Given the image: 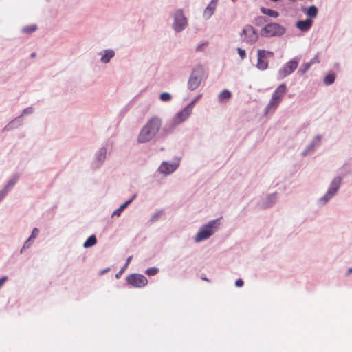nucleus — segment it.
<instances>
[{
	"label": "nucleus",
	"mask_w": 352,
	"mask_h": 352,
	"mask_svg": "<svg viewBox=\"0 0 352 352\" xmlns=\"http://www.w3.org/2000/svg\"><path fill=\"white\" fill-rule=\"evenodd\" d=\"M312 25V21L311 19H307L305 21H299L296 23V27L302 32H307L310 29Z\"/></svg>",
	"instance_id": "15"
},
{
	"label": "nucleus",
	"mask_w": 352,
	"mask_h": 352,
	"mask_svg": "<svg viewBox=\"0 0 352 352\" xmlns=\"http://www.w3.org/2000/svg\"><path fill=\"white\" fill-rule=\"evenodd\" d=\"M97 243V239L95 235L90 236L83 244L85 248H88L94 246Z\"/></svg>",
	"instance_id": "18"
},
{
	"label": "nucleus",
	"mask_w": 352,
	"mask_h": 352,
	"mask_svg": "<svg viewBox=\"0 0 352 352\" xmlns=\"http://www.w3.org/2000/svg\"><path fill=\"white\" fill-rule=\"evenodd\" d=\"M158 272V269L156 267H151L146 270V274L148 276H154Z\"/></svg>",
	"instance_id": "26"
},
{
	"label": "nucleus",
	"mask_w": 352,
	"mask_h": 352,
	"mask_svg": "<svg viewBox=\"0 0 352 352\" xmlns=\"http://www.w3.org/2000/svg\"><path fill=\"white\" fill-rule=\"evenodd\" d=\"M219 225V219L210 221L207 224L204 225L197 234L195 236V241L200 242L208 239L215 232Z\"/></svg>",
	"instance_id": "3"
},
{
	"label": "nucleus",
	"mask_w": 352,
	"mask_h": 352,
	"mask_svg": "<svg viewBox=\"0 0 352 352\" xmlns=\"http://www.w3.org/2000/svg\"><path fill=\"white\" fill-rule=\"evenodd\" d=\"M273 52L270 51H265L264 50H258V61H257V67L261 70H264L268 67V61L267 60V56H272Z\"/></svg>",
	"instance_id": "10"
},
{
	"label": "nucleus",
	"mask_w": 352,
	"mask_h": 352,
	"mask_svg": "<svg viewBox=\"0 0 352 352\" xmlns=\"http://www.w3.org/2000/svg\"><path fill=\"white\" fill-rule=\"evenodd\" d=\"M107 150L104 148H102L99 150L98 153L97 155V158L100 162H102L106 157Z\"/></svg>",
	"instance_id": "22"
},
{
	"label": "nucleus",
	"mask_w": 352,
	"mask_h": 352,
	"mask_svg": "<svg viewBox=\"0 0 352 352\" xmlns=\"http://www.w3.org/2000/svg\"><path fill=\"white\" fill-rule=\"evenodd\" d=\"M349 273H352V268H349Z\"/></svg>",
	"instance_id": "39"
},
{
	"label": "nucleus",
	"mask_w": 352,
	"mask_h": 352,
	"mask_svg": "<svg viewBox=\"0 0 352 352\" xmlns=\"http://www.w3.org/2000/svg\"><path fill=\"white\" fill-rule=\"evenodd\" d=\"M205 75V70L202 65H199L192 70L188 81V88L195 90L201 85Z\"/></svg>",
	"instance_id": "4"
},
{
	"label": "nucleus",
	"mask_w": 352,
	"mask_h": 352,
	"mask_svg": "<svg viewBox=\"0 0 352 352\" xmlns=\"http://www.w3.org/2000/svg\"><path fill=\"white\" fill-rule=\"evenodd\" d=\"M233 1H235L236 0H232Z\"/></svg>",
	"instance_id": "41"
},
{
	"label": "nucleus",
	"mask_w": 352,
	"mask_h": 352,
	"mask_svg": "<svg viewBox=\"0 0 352 352\" xmlns=\"http://www.w3.org/2000/svg\"><path fill=\"white\" fill-rule=\"evenodd\" d=\"M108 270H109V269H108V268H107V269H106V270H104L103 271H102V272H101V274H104V273L107 272Z\"/></svg>",
	"instance_id": "37"
},
{
	"label": "nucleus",
	"mask_w": 352,
	"mask_h": 352,
	"mask_svg": "<svg viewBox=\"0 0 352 352\" xmlns=\"http://www.w3.org/2000/svg\"><path fill=\"white\" fill-rule=\"evenodd\" d=\"M9 190V186H6L4 189L0 191V201L6 197Z\"/></svg>",
	"instance_id": "27"
},
{
	"label": "nucleus",
	"mask_w": 352,
	"mask_h": 352,
	"mask_svg": "<svg viewBox=\"0 0 352 352\" xmlns=\"http://www.w3.org/2000/svg\"><path fill=\"white\" fill-rule=\"evenodd\" d=\"M202 97V94L198 95L193 100L192 102L189 104L190 105L191 109L192 108L193 105Z\"/></svg>",
	"instance_id": "30"
},
{
	"label": "nucleus",
	"mask_w": 352,
	"mask_h": 352,
	"mask_svg": "<svg viewBox=\"0 0 352 352\" xmlns=\"http://www.w3.org/2000/svg\"><path fill=\"white\" fill-rule=\"evenodd\" d=\"M272 1L276 2V1H278V0H272Z\"/></svg>",
	"instance_id": "40"
},
{
	"label": "nucleus",
	"mask_w": 352,
	"mask_h": 352,
	"mask_svg": "<svg viewBox=\"0 0 352 352\" xmlns=\"http://www.w3.org/2000/svg\"><path fill=\"white\" fill-rule=\"evenodd\" d=\"M188 24L187 19L184 16L183 11L178 10L175 14V21L173 28L177 32L183 30Z\"/></svg>",
	"instance_id": "6"
},
{
	"label": "nucleus",
	"mask_w": 352,
	"mask_h": 352,
	"mask_svg": "<svg viewBox=\"0 0 352 352\" xmlns=\"http://www.w3.org/2000/svg\"><path fill=\"white\" fill-rule=\"evenodd\" d=\"M36 30V25H31L24 27L23 29V31L25 33L30 34V33L34 32Z\"/></svg>",
	"instance_id": "25"
},
{
	"label": "nucleus",
	"mask_w": 352,
	"mask_h": 352,
	"mask_svg": "<svg viewBox=\"0 0 352 352\" xmlns=\"http://www.w3.org/2000/svg\"><path fill=\"white\" fill-rule=\"evenodd\" d=\"M114 52L111 50H107L104 54L101 57V61L104 63L109 62L110 59L113 57Z\"/></svg>",
	"instance_id": "17"
},
{
	"label": "nucleus",
	"mask_w": 352,
	"mask_h": 352,
	"mask_svg": "<svg viewBox=\"0 0 352 352\" xmlns=\"http://www.w3.org/2000/svg\"><path fill=\"white\" fill-rule=\"evenodd\" d=\"M287 91V86L285 83L280 84L273 92L272 98L265 107V114L274 112L282 102L285 95Z\"/></svg>",
	"instance_id": "2"
},
{
	"label": "nucleus",
	"mask_w": 352,
	"mask_h": 352,
	"mask_svg": "<svg viewBox=\"0 0 352 352\" xmlns=\"http://www.w3.org/2000/svg\"><path fill=\"white\" fill-rule=\"evenodd\" d=\"M285 32V28L276 23L266 25L261 31V34L265 37L279 36Z\"/></svg>",
	"instance_id": "5"
},
{
	"label": "nucleus",
	"mask_w": 352,
	"mask_h": 352,
	"mask_svg": "<svg viewBox=\"0 0 352 352\" xmlns=\"http://www.w3.org/2000/svg\"><path fill=\"white\" fill-rule=\"evenodd\" d=\"M311 64L310 63H305L303 65V69L302 70V73H305L310 67Z\"/></svg>",
	"instance_id": "32"
},
{
	"label": "nucleus",
	"mask_w": 352,
	"mask_h": 352,
	"mask_svg": "<svg viewBox=\"0 0 352 352\" xmlns=\"http://www.w3.org/2000/svg\"><path fill=\"white\" fill-rule=\"evenodd\" d=\"M235 285L236 287H242L243 285V280L242 279H237L235 282Z\"/></svg>",
	"instance_id": "33"
},
{
	"label": "nucleus",
	"mask_w": 352,
	"mask_h": 352,
	"mask_svg": "<svg viewBox=\"0 0 352 352\" xmlns=\"http://www.w3.org/2000/svg\"><path fill=\"white\" fill-rule=\"evenodd\" d=\"M178 165L177 164H170L168 162H163L159 168L160 173L164 175H168L175 171Z\"/></svg>",
	"instance_id": "13"
},
{
	"label": "nucleus",
	"mask_w": 352,
	"mask_h": 352,
	"mask_svg": "<svg viewBox=\"0 0 352 352\" xmlns=\"http://www.w3.org/2000/svg\"><path fill=\"white\" fill-rule=\"evenodd\" d=\"M162 127V120L158 117H153L141 129L138 141L145 143L151 140Z\"/></svg>",
	"instance_id": "1"
},
{
	"label": "nucleus",
	"mask_w": 352,
	"mask_h": 352,
	"mask_svg": "<svg viewBox=\"0 0 352 352\" xmlns=\"http://www.w3.org/2000/svg\"><path fill=\"white\" fill-rule=\"evenodd\" d=\"M160 98L163 102H168L171 100L172 96L169 93L163 92L160 94Z\"/></svg>",
	"instance_id": "24"
},
{
	"label": "nucleus",
	"mask_w": 352,
	"mask_h": 352,
	"mask_svg": "<svg viewBox=\"0 0 352 352\" xmlns=\"http://www.w3.org/2000/svg\"><path fill=\"white\" fill-rule=\"evenodd\" d=\"M298 65V62L296 60H292L287 62L279 71L280 78H283L291 74L297 68Z\"/></svg>",
	"instance_id": "11"
},
{
	"label": "nucleus",
	"mask_w": 352,
	"mask_h": 352,
	"mask_svg": "<svg viewBox=\"0 0 352 352\" xmlns=\"http://www.w3.org/2000/svg\"><path fill=\"white\" fill-rule=\"evenodd\" d=\"M6 280H7V277H6V276L0 278V287L4 284V283Z\"/></svg>",
	"instance_id": "35"
},
{
	"label": "nucleus",
	"mask_w": 352,
	"mask_h": 352,
	"mask_svg": "<svg viewBox=\"0 0 352 352\" xmlns=\"http://www.w3.org/2000/svg\"><path fill=\"white\" fill-rule=\"evenodd\" d=\"M31 56L32 57H35L36 56V54L34 52L32 53Z\"/></svg>",
	"instance_id": "38"
},
{
	"label": "nucleus",
	"mask_w": 352,
	"mask_h": 352,
	"mask_svg": "<svg viewBox=\"0 0 352 352\" xmlns=\"http://www.w3.org/2000/svg\"><path fill=\"white\" fill-rule=\"evenodd\" d=\"M237 51L241 59H244L246 56L245 51L241 48H238Z\"/></svg>",
	"instance_id": "29"
},
{
	"label": "nucleus",
	"mask_w": 352,
	"mask_h": 352,
	"mask_svg": "<svg viewBox=\"0 0 352 352\" xmlns=\"http://www.w3.org/2000/svg\"><path fill=\"white\" fill-rule=\"evenodd\" d=\"M30 241H31V239H28L25 242V243H24V245H23V246L22 249H21V252H23V250L24 249L28 248H29V247H30Z\"/></svg>",
	"instance_id": "31"
},
{
	"label": "nucleus",
	"mask_w": 352,
	"mask_h": 352,
	"mask_svg": "<svg viewBox=\"0 0 352 352\" xmlns=\"http://www.w3.org/2000/svg\"><path fill=\"white\" fill-rule=\"evenodd\" d=\"M161 215H162V212H158V213L155 214V215H153L152 219L153 221H156L157 219H158L160 218V217Z\"/></svg>",
	"instance_id": "34"
},
{
	"label": "nucleus",
	"mask_w": 352,
	"mask_h": 352,
	"mask_svg": "<svg viewBox=\"0 0 352 352\" xmlns=\"http://www.w3.org/2000/svg\"><path fill=\"white\" fill-rule=\"evenodd\" d=\"M217 0H211L204 12V16L205 18L208 19L213 14L217 8Z\"/></svg>",
	"instance_id": "14"
},
{
	"label": "nucleus",
	"mask_w": 352,
	"mask_h": 352,
	"mask_svg": "<svg viewBox=\"0 0 352 352\" xmlns=\"http://www.w3.org/2000/svg\"><path fill=\"white\" fill-rule=\"evenodd\" d=\"M131 258H132V256H129V257L127 258L126 262L125 265H124V267H127V265L129 264V263H130V261H131Z\"/></svg>",
	"instance_id": "36"
},
{
	"label": "nucleus",
	"mask_w": 352,
	"mask_h": 352,
	"mask_svg": "<svg viewBox=\"0 0 352 352\" xmlns=\"http://www.w3.org/2000/svg\"><path fill=\"white\" fill-rule=\"evenodd\" d=\"M318 14V9L316 6H312L309 7V8L307 10V14L310 17H315Z\"/></svg>",
	"instance_id": "23"
},
{
	"label": "nucleus",
	"mask_w": 352,
	"mask_h": 352,
	"mask_svg": "<svg viewBox=\"0 0 352 352\" xmlns=\"http://www.w3.org/2000/svg\"><path fill=\"white\" fill-rule=\"evenodd\" d=\"M341 182L342 179L340 177H336L332 181L328 191L324 195V196L321 199V201H324V204H326L328 201V200L337 192L341 184Z\"/></svg>",
	"instance_id": "9"
},
{
	"label": "nucleus",
	"mask_w": 352,
	"mask_h": 352,
	"mask_svg": "<svg viewBox=\"0 0 352 352\" xmlns=\"http://www.w3.org/2000/svg\"><path fill=\"white\" fill-rule=\"evenodd\" d=\"M241 36L244 41L254 43L258 38V34L252 25H248L244 27Z\"/></svg>",
	"instance_id": "8"
},
{
	"label": "nucleus",
	"mask_w": 352,
	"mask_h": 352,
	"mask_svg": "<svg viewBox=\"0 0 352 352\" xmlns=\"http://www.w3.org/2000/svg\"><path fill=\"white\" fill-rule=\"evenodd\" d=\"M133 201V199H131L128 201H126L125 203L122 204L119 208H118L116 210H115L113 213V216H120L121 212L127 207L128 205H129Z\"/></svg>",
	"instance_id": "20"
},
{
	"label": "nucleus",
	"mask_w": 352,
	"mask_h": 352,
	"mask_svg": "<svg viewBox=\"0 0 352 352\" xmlns=\"http://www.w3.org/2000/svg\"><path fill=\"white\" fill-rule=\"evenodd\" d=\"M192 111L190 105H188L184 109H183L180 112H179L175 117L174 118V122L175 124H179L186 120L189 116L190 115Z\"/></svg>",
	"instance_id": "12"
},
{
	"label": "nucleus",
	"mask_w": 352,
	"mask_h": 352,
	"mask_svg": "<svg viewBox=\"0 0 352 352\" xmlns=\"http://www.w3.org/2000/svg\"><path fill=\"white\" fill-rule=\"evenodd\" d=\"M261 11L263 14L268 15L271 17L276 18L278 16V12L274 10H271V9L265 8H261Z\"/></svg>",
	"instance_id": "19"
},
{
	"label": "nucleus",
	"mask_w": 352,
	"mask_h": 352,
	"mask_svg": "<svg viewBox=\"0 0 352 352\" xmlns=\"http://www.w3.org/2000/svg\"><path fill=\"white\" fill-rule=\"evenodd\" d=\"M232 97V93L228 90L224 89L218 95V100L220 102H227Z\"/></svg>",
	"instance_id": "16"
},
{
	"label": "nucleus",
	"mask_w": 352,
	"mask_h": 352,
	"mask_svg": "<svg viewBox=\"0 0 352 352\" xmlns=\"http://www.w3.org/2000/svg\"><path fill=\"white\" fill-rule=\"evenodd\" d=\"M38 232H39V230L38 228H34L29 239L31 240L34 239L35 238L37 237Z\"/></svg>",
	"instance_id": "28"
},
{
	"label": "nucleus",
	"mask_w": 352,
	"mask_h": 352,
	"mask_svg": "<svg viewBox=\"0 0 352 352\" xmlns=\"http://www.w3.org/2000/svg\"><path fill=\"white\" fill-rule=\"evenodd\" d=\"M127 283L135 287H142L145 286L148 283L147 278L138 274H133L129 275L126 278Z\"/></svg>",
	"instance_id": "7"
},
{
	"label": "nucleus",
	"mask_w": 352,
	"mask_h": 352,
	"mask_svg": "<svg viewBox=\"0 0 352 352\" xmlns=\"http://www.w3.org/2000/svg\"><path fill=\"white\" fill-rule=\"evenodd\" d=\"M334 81H335V74H329L324 78V82L327 85L333 84L334 82Z\"/></svg>",
	"instance_id": "21"
}]
</instances>
